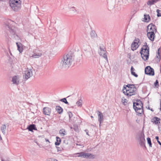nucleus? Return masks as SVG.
I'll use <instances>...</instances> for the list:
<instances>
[{
  "mask_svg": "<svg viewBox=\"0 0 161 161\" xmlns=\"http://www.w3.org/2000/svg\"><path fill=\"white\" fill-rule=\"evenodd\" d=\"M47 161H58L56 159L53 158H50L48 159Z\"/></svg>",
  "mask_w": 161,
  "mask_h": 161,
  "instance_id": "nucleus-40",
  "label": "nucleus"
},
{
  "mask_svg": "<svg viewBox=\"0 0 161 161\" xmlns=\"http://www.w3.org/2000/svg\"><path fill=\"white\" fill-rule=\"evenodd\" d=\"M90 35L92 37L94 38L97 36V34L94 31H92L90 33Z\"/></svg>",
  "mask_w": 161,
  "mask_h": 161,
  "instance_id": "nucleus-30",
  "label": "nucleus"
},
{
  "mask_svg": "<svg viewBox=\"0 0 161 161\" xmlns=\"http://www.w3.org/2000/svg\"><path fill=\"white\" fill-rule=\"evenodd\" d=\"M156 11L157 13V16L158 17L161 16V13H160V10L159 9H157Z\"/></svg>",
  "mask_w": 161,
  "mask_h": 161,
  "instance_id": "nucleus-35",
  "label": "nucleus"
},
{
  "mask_svg": "<svg viewBox=\"0 0 161 161\" xmlns=\"http://www.w3.org/2000/svg\"><path fill=\"white\" fill-rule=\"evenodd\" d=\"M156 32H148L147 33V36L148 38L152 41H153L155 36V33Z\"/></svg>",
  "mask_w": 161,
  "mask_h": 161,
  "instance_id": "nucleus-14",
  "label": "nucleus"
},
{
  "mask_svg": "<svg viewBox=\"0 0 161 161\" xmlns=\"http://www.w3.org/2000/svg\"><path fill=\"white\" fill-rule=\"evenodd\" d=\"M158 128L159 132L161 133V126H160L158 125Z\"/></svg>",
  "mask_w": 161,
  "mask_h": 161,
  "instance_id": "nucleus-43",
  "label": "nucleus"
},
{
  "mask_svg": "<svg viewBox=\"0 0 161 161\" xmlns=\"http://www.w3.org/2000/svg\"><path fill=\"white\" fill-rule=\"evenodd\" d=\"M158 50V51L160 50V47H159V48H158V50Z\"/></svg>",
  "mask_w": 161,
  "mask_h": 161,
  "instance_id": "nucleus-51",
  "label": "nucleus"
},
{
  "mask_svg": "<svg viewBox=\"0 0 161 161\" xmlns=\"http://www.w3.org/2000/svg\"><path fill=\"white\" fill-rule=\"evenodd\" d=\"M56 147L57 148L58 152H59L61 151V148L60 147Z\"/></svg>",
  "mask_w": 161,
  "mask_h": 161,
  "instance_id": "nucleus-45",
  "label": "nucleus"
},
{
  "mask_svg": "<svg viewBox=\"0 0 161 161\" xmlns=\"http://www.w3.org/2000/svg\"><path fill=\"white\" fill-rule=\"evenodd\" d=\"M144 19L146 22H148L150 20V17L148 14H144Z\"/></svg>",
  "mask_w": 161,
  "mask_h": 161,
  "instance_id": "nucleus-26",
  "label": "nucleus"
},
{
  "mask_svg": "<svg viewBox=\"0 0 161 161\" xmlns=\"http://www.w3.org/2000/svg\"><path fill=\"white\" fill-rule=\"evenodd\" d=\"M154 86L156 87H157V86H159L158 82V81L157 80H156V81L154 83Z\"/></svg>",
  "mask_w": 161,
  "mask_h": 161,
  "instance_id": "nucleus-37",
  "label": "nucleus"
},
{
  "mask_svg": "<svg viewBox=\"0 0 161 161\" xmlns=\"http://www.w3.org/2000/svg\"><path fill=\"white\" fill-rule=\"evenodd\" d=\"M75 58V55L72 51H69L64 54L61 58L60 66L62 68L67 69L72 64Z\"/></svg>",
  "mask_w": 161,
  "mask_h": 161,
  "instance_id": "nucleus-1",
  "label": "nucleus"
},
{
  "mask_svg": "<svg viewBox=\"0 0 161 161\" xmlns=\"http://www.w3.org/2000/svg\"><path fill=\"white\" fill-rule=\"evenodd\" d=\"M131 74L136 77H137L138 76V75L136 74L134 72H132Z\"/></svg>",
  "mask_w": 161,
  "mask_h": 161,
  "instance_id": "nucleus-39",
  "label": "nucleus"
},
{
  "mask_svg": "<svg viewBox=\"0 0 161 161\" xmlns=\"http://www.w3.org/2000/svg\"><path fill=\"white\" fill-rule=\"evenodd\" d=\"M51 110L48 107H44L43 109V113L46 115H50L51 113Z\"/></svg>",
  "mask_w": 161,
  "mask_h": 161,
  "instance_id": "nucleus-18",
  "label": "nucleus"
},
{
  "mask_svg": "<svg viewBox=\"0 0 161 161\" xmlns=\"http://www.w3.org/2000/svg\"><path fill=\"white\" fill-rule=\"evenodd\" d=\"M99 54L101 56L105 58L107 62H108L107 57L108 53L107 51H99Z\"/></svg>",
  "mask_w": 161,
  "mask_h": 161,
  "instance_id": "nucleus-16",
  "label": "nucleus"
},
{
  "mask_svg": "<svg viewBox=\"0 0 161 161\" xmlns=\"http://www.w3.org/2000/svg\"><path fill=\"white\" fill-rule=\"evenodd\" d=\"M147 143L149 145V147H152V143H151V139L149 137H148L147 138Z\"/></svg>",
  "mask_w": 161,
  "mask_h": 161,
  "instance_id": "nucleus-31",
  "label": "nucleus"
},
{
  "mask_svg": "<svg viewBox=\"0 0 161 161\" xmlns=\"http://www.w3.org/2000/svg\"><path fill=\"white\" fill-rule=\"evenodd\" d=\"M138 140L139 143L141 146L144 145L145 140L144 138V135L143 133H140L138 135Z\"/></svg>",
  "mask_w": 161,
  "mask_h": 161,
  "instance_id": "nucleus-8",
  "label": "nucleus"
},
{
  "mask_svg": "<svg viewBox=\"0 0 161 161\" xmlns=\"http://www.w3.org/2000/svg\"><path fill=\"white\" fill-rule=\"evenodd\" d=\"M100 49V50H104V49H105V48L103 46H100L99 47Z\"/></svg>",
  "mask_w": 161,
  "mask_h": 161,
  "instance_id": "nucleus-41",
  "label": "nucleus"
},
{
  "mask_svg": "<svg viewBox=\"0 0 161 161\" xmlns=\"http://www.w3.org/2000/svg\"><path fill=\"white\" fill-rule=\"evenodd\" d=\"M27 129L29 131H32L33 130H37L35 125L33 124L29 125L27 127Z\"/></svg>",
  "mask_w": 161,
  "mask_h": 161,
  "instance_id": "nucleus-22",
  "label": "nucleus"
},
{
  "mask_svg": "<svg viewBox=\"0 0 161 161\" xmlns=\"http://www.w3.org/2000/svg\"><path fill=\"white\" fill-rule=\"evenodd\" d=\"M160 0H149L147 2V4L148 5L151 6L157 2L159 1Z\"/></svg>",
  "mask_w": 161,
  "mask_h": 161,
  "instance_id": "nucleus-21",
  "label": "nucleus"
},
{
  "mask_svg": "<svg viewBox=\"0 0 161 161\" xmlns=\"http://www.w3.org/2000/svg\"><path fill=\"white\" fill-rule=\"evenodd\" d=\"M9 51V53H10V54L11 55H12V54H11V52H10V51Z\"/></svg>",
  "mask_w": 161,
  "mask_h": 161,
  "instance_id": "nucleus-52",
  "label": "nucleus"
},
{
  "mask_svg": "<svg viewBox=\"0 0 161 161\" xmlns=\"http://www.w3.org/2000/svg\"><path fill=\"white\" fill-rule=\"evenodd\" d=\"M158 142L160 146H161V143L159 141H158Z\"/></svg>",
  "mask_w": 161,
  "mask_h": 161,
  "instance_id": "nucleus-49",
  "label": "nucleus"
},
{
  "mask_svg": "<svg viewBox=\"0 0 161 161\" xmlns=\"http://www.w3.org/2000/svg\"><path fill=\"white\" fill-rule=\"evenodd\" d=\"M60 143V142H55V145L56 146H58L59 145Z\"/></svg>",
  "mask_w": 161,
  "mask_h": 161,
  "instance_id": "nucleus-44",
  "label": "nucleus"
},
{
  "mask_svg": "<svg viewBox=\"0 0 161 161\" xmlns=\"http://www.w3.org/2000/svg\"><path fill=\"white\" fill-rule=\"evenodd\" d=\"M7 129V127L6 125L3 124L2 125L1 127V130L4 135L6 134V131Z\"/></svg>",
  "mask_w": 161,
  "mask_h": 161,
  "instance_id": "nucleus-23",
  "label": "nucleus"
},
{
  "mask_svg": "<svg viewBox=\"0 0 161 161\" xmlns=\"http://www.w3.org/2000/svg\"><path fill=\"white\" fill-rule=\"evenodd\" d=\"M121 101L122 102L123 104L125 105V103H127V100L126 99L122 98Z\"/></svg>",
  "mask_w": 161,
  "mask_h": 161,
  "instance_id": "nucleus-34",
  "label": "nucleus"
},
{
  "mask_svg": "<svg viewBox=\"0 0 161 161\" xmlns=\"http://www.w3.org/2000/svg\"><path fill=\"white\" fill-rule=\"evenodd\" d=\"M56 110L59 114H61L62 113L63 111L62 108L59 106H56Z\"/></svg>",
  "mask_w": 161,
  "mask_h": 161,
  "instance_id": "nucleus-27",
  "label": "nucleus"
},
{
  "mask_svg": "<svg viewBox=\"0 0 161 161\" xmlns=\"http://www.w3.org/2000/svg\"><path fill=\"white\" fill-rule=\"evenodd\" d=\"M36 52V51H32V54L30 56V57H32L33 58H36L40 57L42 55L41 53Z\"/></svg>",
  "mask_w": 161,
  "mask_h": 161,
  "instance_id": "nucleus-19",
  "label": "nucleus"
},
{
  "mask_svg": "<svg viewBox=\"0 0 161 161\" xmlns=\"http://www.w3.org/2000/svg\"><path fill=\"white\" fill-rule=\"evenodd\" d=\"M126 87L124 86L123 90L124 93L128 96H131L136 93L137 89L135 85L133 84H128Z\"/></svg>",
  "mask_w": 161,
  "mask_h": 161,
  "instance_id": "nucleus-2",
  "label": "nucleus"
},
{
  "mask_svg": "<svg viewBox=\"0 0 161 161\" xmlns=\"http://www.w3.org/2000/svg\"><path fill=\"white\" fill-rule=\"evenodd\" d=\"M13 84L18 85L19 83V75H14L12 78Z\"/></svg>",
  "mask_w": 161,
  "mask_h": 161,
  "instance_id": "nucleus-15",
  "label": "nucleus"
},
{
  "mask_svg": "<svg viewBox=\"0 0 161 161\" xmlns=\"http://www.w3.org/2000/svg\"><path fill=\"white\" fill-rule=\"evenodd\" d=\"M60 101L64 103L65 104H67L69 105V103L67 101L66 98H64L63 99H62L60 100Z\"/></svg>",
  "mask_w": 161,
  "mask_h": 161,
  "instance_id": "nucleus-32",
  "label": "nucleus"
},
{
  "mask_svg": "<svg viewBox=\"0 0 161 161\" xmlns=\"http://www.w3.org/2000/svg\"><path fill=\"white\" fill-rule=\"evenodd\" d=\"M148 109H150V108L149 107H148Z\"/></svg>",
  "mask_w": 161,
  "mask_h": 161,
  "instance_id": "nucleus-55",
  "label": "nucleus"
},
{
  "mask_svg": "<svg viewBox=\"0 0 161 161\" xmlns=\"http://www.w3.org/2000/svg\"><path fill=\"white\" fill-rule=\"evenodd\" d=\"M155 139L157 140V142H158V141H159V137L158 136H156L155 137Z\"/></svg>",
  "mask_w": 161,
  "mask_h": 161,
  "instance_id": "nucleus-47",
  "label": "nucleus"
},
{
  "mask_svg": "<svg viewBox=\"0 0 161 161\" xmlns=\"http://www.w3.org/2000/svg\"><path fill=\"white\" fill-rule=\"evenodd\" d=\"M57 53L56 51H50L49 55L50 57H54L57 55Z\"/></svg>",
  "mask_w": 161,
  "mask_h": 161,
  "instance_id": "nucleus-28",
  "label": "nucleus"
},
{
  "mask_svg": "<svg viewBox=\"0 0 161 161\" xmlns=\"http://www.w3.org/2000/svg\"><path fill=\"white\" fill-rule=\"evenodd\" d=\"M97 113L98 115V121L99 122V126H100L102 123L103 120V116L102 113L99 111H97Z\"/></svg>",
  "mask_w": 161,
  "mask_h": 161,
  "instance_id": "nucleus-13",
  "label": "nucleus"
},
{
  "mask_svg": "<svg viewBox=\"0 0 161 161\" xmlns=\"http://www.w3.org/2000/svg\"><path fill=\"white\" fill-rule=\"evenodd\" d=\"M150 110H151L152 111H154L152 108L150 109Z\"/></svg>",
  "mask_w": 161,
  "mask_h": 161,
  "instance_id": "nucleus-53",
  "label": "nucleus"
},
{
  "mask_svg": "<svg viewBox=\"0 0 161 161\" xmlns=\"http://www.w3.org/2000/svg\"><path fill=\"white\" fill-rule=\"evenodd\" d=\"M161 51H158L156 53V55L154 60L157 63H158L160 62L161 59Z\"/></svg>",
  "mask_w": 161,
  "mask_h": 161,
  "instance_id": "nucleus-20",
  "label": "nucleus"
},
{
  "mask_svg": "<svg viewBox=\"0 0 161 161\" xmlns=\"http://www.w3.org/2000/svg\"><path fill=\"white\" fill-rule=\"evenodd\" d=\"M77 155L76 156L78 157H82L83 158H92L93 157L94 155L89 153H85L83 152L77 153L75 154Z\"/></svg>",
  "mask_w": 161,
  "mask_h": 161,
  "instance_id": "nucleus-7",
  "label": "nucleus"
},
{
  "mask_svg": "<svg viewBox=\"0 0 161 161\" xmlns=\"http://www.w3.org/2000/svg\"><path fill=\"white\" fill-rule=\"evenodd\" d=\"M16 44L18 50H22V45L21 43L20 42H16Z\"/></svg>",
  "mask_w": 161,
  "mask_h": 161,
  "instance_id": "nucleus-25",
  "label": "nucleus"
},
{
  "mask_svg": "<svg viewBox=\"0 0 161 161\" xmlns=\"http://www.w3.org/2000/svg\"><path fill=\"white\" fill-rule=\"evenodd\" d=\"M59 133L60 135H62V136H64L66 134V131L64 129H62L60 130Z\"/></svg>",
  "mask_w": 161,
  "mask_h": 161,
  "instance_id": "nucleus-29",
  "label": "nucleus"
},
{
  "mask_svg": "<svg viewBox=\"0 0 161 161\" xmlns=\"http://www.w3.org/2000/svg\"><path fill=\"white\" fill-rule=\"evenodd\" d=\"M82 100H79L78 101H77L76 103V104L77 106L79 107H81L82 105Z\"/></svg>",
  "mask_w": 161,
  "mask_h": 161,
  "instance_id": "nucleus-33",
  "label": "nucleus"
},
{
  "mask_svg": "<svg viewBox=\"0 0 161 161\" xmlns=\"http://www.w3.org/2000/svg\"><path fill=\"white\" fill-rule=\"evenodd\" d=\"M8 26L9 29L8 30L10 33V34L11 35L14 36V37H15V36L18 37V35L17 34H16V31L17 29L14 26L10 25L9 26V25H8Z\"/></svg>",
  "mask_w": 161,
  "mask_h": 161,
  "instance_id": "nucleus-10",
  "label": "nucleus"
},
{
  "mask_svg": "<svg viewBox=\"0 0 161 161\" xmlns=\"http://www.w3.org/2000/svg\"><path fill=\"white\" fill-rule=\"evenodd\" d=\"M20 0H9V3L12 9L14 11H17L20 8Z\"/></svg>",
  "mask_w": 161,
  "mask_h": 161,
  "instance_id": "nucleus-4",
  "label": "nucleus"
},
{
  "mask_svg": "<svg viewBox=\"0 0 161 161\" xmlns=\"http://www.w3.org/2000/svg\"><path fill=\"white\" fill-rule=\"evenodd\" d=\"M145 44V45H143L141 48L140 50H149V47L147 45V43L146 42Z\"/></svg>",
  "mask_w": 161,
  "mask_h": 161,
  "instance_id": "nucleus-24",
  "label": "nucleus"
},
{
  "mask_svg": "<svg viewBox=\"0 0 161 161\" xmlns=\"http://www.w3.org/2000/svg\"><path fill=\"white\" fill-rule=\"evenodd\" d=\"M85 131L86 132V135H88L89 136V135L88 133V130H85Z\"/></svg>",
  "mask_w": 161,
  "mask_h": 161,
  "instance_id": "nucleus-46",
  "label": "nucleus"
},
{
  "mask_svg": "<svg viewBox=\"0 0 161 161\" xmlns=\"http://www.w3.org/2000/svg\"><path fill=\"white\" fill-rule=\"evenodd\" d=\"M68 113L69 118V120H70L71 118L73 116L72 113L70 112H69Z\"/></svg>",
  "mask_w": 161,
  "mask_h": 161,
  "instance_id": "nucleus-36",
  "label": "nucleus"
},
{
  "mask_svg": "<svg viewBox=\"0 0 161 161\" xmlns=\"http://www.w3.org/2000/svg\"><path fill=\"white\" fill-rule=\"evenodd\" d=\"M160 110L161 111V100H160Z\"/></svg>",
  "mask_w": 161,
  "mask_h": 161,
  "instance_id": "nucleus-48",
  "label": "nucleus"
},
{
  "mask_svg": "<svg viewBox=\"0 0 161 161\" xmlns=\"http://www.w3.org/2000/svg\"><path fill=\"white\" fill-rule=\"evenodd\" d=\"M56 141H57L56 142H61V140L59 137H58V136H56Z\"/></svg>",
  "mask_w": 161,
  "mask_h": 161,
  "instance_id": "nucleus-38",
  "label": "nucleus"
},
{
  "mask_svg": "<svg viewBox=\"0 0 161 161\" xmlns=\"http://www.w3.org/2000/svg\"><path fill=\"white\" fill-rule=\"evenodd\" d=\"M133 107L137 114L140 115L143 113V103L140 100H138L134 102Z\"/></svg>",
  "mask_w": 161,
  "mask_h": 161,
  "instance_id": "nucleus-3",
  "label": "nucleus"
},
{
  "mask_svg": "<svg viewBox=\"0 0 161 161\" xmlns=\"http://www.w3.org/2000/svg\"><path fill=\"white\" fill-rule=\"evenodd\" d=\"M148 32H157V30L156 26L152 23L149 24L147 26Z\"/></svg>",
  "mask_w": 161,
  "mask_h": 161,
  "instance_id": "nucleus-12",
  "label": "nucleus"
},
{
  "mask_svg": "<svg viewBox=\"0 0 161 161\" xmlns=\"http://www.w3.org/2000/svg\"><path fill=\"white\" fill-rule=\"evenodd\" d=\"M45 141L46 142H48L49 143H50V142L49 141V140L47 139H45Z\"/></svg>",
  "mask_w": 161,
  "mask_h": 161,
  "instance_id": "nucleus-50",
  "label": "nucleus"
},
{
  "mask_svg": "<svg viewBox=\"0 0 161 161\" xmlns=\"http://www.w3.org/2000/svg\"><path fill=\"white\" fill-rule=\"evenodd\" d=\"M135 70V69L133 68V66H131L130 69L131 73L132 72H134Z\"/></svg>",
  "mask_w": 161,
  "mask_h": 161,
  "instance_id": "nucleus-42",
  "label": "nucleus"
},
{
  "mask_svg": "<svg viewBox=\"0 0 161 161\" xmlns=\"http://www.w3.org/2000/svg\"><path fill=\"white\" fill-rule=\"evenodd\" d=\"M145 73L148 75L153 76L154 75V70L150 66H147L145 69Z\"/></svg>",
  "mask_w": 161,
  "mask_h": 161,
  "instance_id": "nucleus-9",
  "label": "nucleus"
},
{
  "mask_svg": "<svg viewBox=\"0 0 161 161\" xmlns=\"http://www.w3.org/2000/svg\"><path fill=\"white\" fill-rule=\"evenodd\" d=\"M33 70L32 69L27 68L24 72V78L26 80L28 79L33 75Z\"/></svg>",
  "mask_w": 161,
  "mask_h": 161,
  "instance_id": "nucleus-6",
  "label": "nucleus"
},
{
  "mask_svg": "<svg viewBox=\"0 0 161 161\" xmlns=\"http://www.w3.org/2000/svg\"><path fill=\"white\" fill-rule=\"evenodd\" d=\"M19 51V53H22V52L23 51Z\"/></svg>",
  "mask_w": 161,
  "mask_h": 161,
  "instance_id": "nucleus-54",
  "label": "nucleus"
},
{
  "mask_svg": "<svg viewBox=\"0 0 161 161\" xmlns=\"http://www.w3.org/2000/svg\"><path fill=\"white\" fill-rule=\"evenodd\" d=\"M149 51H140L141 57L144 60H147L149 58Z\"/></svg>",
  "mask_w": 161,
  "mask_h": 161,
  "instance_id": "nucleus-11",
  "label": "nucleus"
},
{
  "mask_svg": "<svg viewBox=\"0 0 161 161\" xmlns=\"http://www.w3.org/2000/svg\"><path fill=\"white\" fill-rule=\"evenodd\" d=\"M1 160L2 161H4L3 159H2Z\"/></svg>",
  "mask_w": 161,
  "mask_h": 161,
  "instance_id": "nucleus-56",
  "label": "nucleus"
},
{
  "mask_svg": "<svg viewBox=\"0 0 161 161\" xmlns=\"http://www.w3.org/2000/svg\"><path fill=\"white\" fill-rule=\"evenodd\" d=\"M141 44L140 40L138 38L135 39L131 45L132 50H135L139 47Z\"/></svg>",
  "mask_w": 161,
  "mask_h": 161,
  "instance_id": "nucleus-5",
  "label": "nucleus"
},
{
  "mask_svg": "<svg viewBox=\"0 0 161 161\" xmlns=\"http://www.w3.org/2000/svg\"><path fill=\"white\" fill-rule=\"evenodd\" d=\"M91 118H93V116H91Z\"/></svg>",
  "mask_w": 161,
  "mask_h": 161,
  "instance_id": "nucleus-57",
  "label": "nucleus"
},
{
  "mask_svg": "<svg viewBox=\"0 0 161 161\" xmlns=\"http://www.w3.org/2000/svg\"><path fill=\"white\" fill-rule=\"evenodd\" d=\"M160 118L157 117H155L152 118L151 120V122L153 123V124L158 125L160 123Z\"/></svg>",
  "mask_w": 161,
  "mask_h": 161,
  "instance_id": "nucleus-17",
  "label": "nucleus"
}]
</instances>
